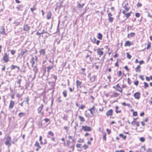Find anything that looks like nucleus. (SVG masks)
I'll list each match as a JSON object with an SVG mask.
<instances>
[{
    "instance_id": "obj_1",
    "label": "nucleus",
    "mask_w": 152,
    "mask_h": 152,
    "mask_svg": "<svg viewBox=\"0 0 152 152\" xmlns=\"http://www.w3.org/2000/svg\"><path fill=\"white\" fill-rule=\"evenodd\" d=\"M80 130H83L84 132H91L92 131V129L91 127L87 125L83 126Z\"/></svg>"
},
{
    "instance_id": "obj_2",
    "label": "nucleus",
    "mask_w": 152,
    "mask_h": 152,
    "mask_svg": "<svg viewBox=\"0 0 152 152\" xmlns=\"http://www.w3.org/2000/svg\"><path fill=\"white\" fill-rule=\"evenodd\" d=\"M113 110L111 109L107 110L105 113V115L107 117H111L113 115Z\"/></svg>"
},
{
    "instance_id": "obj_3",
    "label": "nucleus",
    "mask_w": 152,
    "mask_h": 152,
    "mask_svg": "<svg viewBox=\"0 0 152 152\" xmlns=\"http://www.w3.org/2000/svg\"><path fill=\"white\" fill-rule=\"evenodd\" d=\"M67 145L69 148L71 149L72 151H74L75 145L74 144H72L71 141L69 140L67 141Z\"/></svg>"
},
{
    "instance_id": "obj_4",
    "label": "nucleus",
    "mask_w": 152,
    "mask_h": 152,
    "mask_svg": "<svg viewBox=\"0 0 152 152\" xmlns=\"http://www.w3.org/2000/svg\"><path fill=\"white\" fill-rule=\"evenodd\" d=\"M113 88L115 89L117 91L121 93H122L123 89L120 86L119 83L117 84L115 86H113Z\"/></svg>"
},
{
    "instance_id": "obj_5",
    "label": "nucleus",
    "mask_w": 152,
    "mask_h": 152,
    "mask_svg": "<svg viewBox=\"0 0 152 152\" xmlns=\"http://www.w3.org/2000/svg\"><path fill=\"white\" fill-rule=\"evenodd\" d=\"M2 60L4 62H7L10 61L9 56L6 53H5L2 58Z\"/></svg>"
},
{
    "instance_id": "obj_6",
    "label": "nucleus",
    "mask_w": 152,
    "mask_h": 152,
    "mask_svg": "<svg viewBox=\"0 0 152 152\" xmlns=\"http://www.w3.org/2000/svg\"><path fill=\"white\" fill-rule=\"evenodd\" d=\"M92 51L90 50H87L86 52L85 53V54H86L85 58L87 59L88 58H89L91 62L92 61L91 58V55L92 53Z\"/></svg>"
},
{
    "instance_id": "obj_7",
    "label": "nucleus",
    "mask_w": 152,
    "mask_h": 152,
    "mask_svg": "<svg viewBox=\"0 0 152 152\" xmlns=\"http://www.w3.org/2000/svg\"><path fill=\"white\" fill-rule=\"evenodd\" d=\"M76 84L77 88H81L83 86L82 82L78 80H76Z\"/></svg>"
},
{
    "instance_id": "obj_8",
    "label": "nucleus",
    "mask_w": 152,
    "mask_h": 152,
    "mask_svg": "<svg viewBox=\"0 0 152 152\" xmlns=\"http://www.w3.org/2000/svg\"><path fill=\"white\" fill-rule=\"evenodd\" d=\"M108 20L110 23H112L113 22L114 20V18L112 17V14L111 12H109L108 14Z\"/></svg>"
},
{
    "instance_id": "obj_9",
    "label": "nucleus",
    "mask_w": 152,
    "mask_h": 152,
    "mask_svg": "<svg viewBox=\"0 0 152 152\" xmlns=\"http://www.w3.org/2000/svg\"><path fill=\"white\" fill-rule=\"evenodd\" d=\"M103 49V48H98L97 50V54L100 56H101L103 54L104 52L102 51Z\"/></svg>"
},
{
    "instance_id": "obj_10",
    "label": "nucleus",
    "mask_w": 152,
    "mask_h": 152,
    "mask_svg": "<svg viewBox=\"0 0 152 152\" xmlns=\"http://www.w3.org/2000/svg\"><path fill=\"white\" fill-rule=\"evenodd\" d=\"M95 110L96 107L94 105H93L92 107L88 109V110L90 112V113L92 115H94Z\"/></svg>"
},
{
    "instance_id": "obj_11",
    "label": "nucleus",
    "mask_w": 152,
    "mask_h": 152,
    "mask_svg": "<svg viewBox=\"0 0 152 152\" xmlns=\"http://www.w3.org/2000/svg\"><path fill=\"white\" fill-rule=\"evenodd\" d=\"M11 137L9 136L7 137V139L5 142V144L7 145H8L9 147L11 145V143H10L11 140Z\"/></svg>"
},
{
    "instance_id": "obj_12",
    "label": "nucleus",
    "mask_w": 152,
    "mask_h": 152,
    "mask_svg": "<svg viewBox=\"0 0 152 152\" xmlns=\"http://www.w3.org/2000/svg\"><path fill=\"white\" fill-rule=\"evenodd\" d=\"M15 104V102L12 100H11L10 101V103L9 106V109H12L14 106Z\"/></svg>"
},
{
    "instance_id": "obj_13",
    "label": "nucleus",
    "mask_w": 152,
    "mask_h": 152,
    "mask_svg": "<svg viewBox=\"0 0 152 152\" xmlns=\"http://www.w3.org/2000/svg\"><path fill=\"white\" fill-rule=\"evenodd\" d=\"M134 96L135 99H139L140 98V93L139 92H136L134 94Z\"/></svg>"
},
{
    "instance_id": "obj_14",
    "label": "nucleus",
    "mask_w": 152,
    "mask_h": 152,
    "mask_svg": "<svg viewBox=\"0 0 152 152\" xmlns=\"http://www.w3.org/2000/svg\"><path fill=\"white\" fill-rule=\"evenodd\" d=\"M123 8L124 9L123 11H124L125 12H127L129 11L130 9V7L129 6L128 3H127L125 4L123 7Z\"/></svg>"
},
{
    "instance_id": "obj_15",
    "label": "nucleus",
    "mask_w": 152,
    "mask_h": 152,
    "mask_svg": "<svg viewBox=\"0 0 152 152\" xmlns=\"http://www.w3.org/2000/svg\"><path fill=\"white\" fill-rule=\"evenodd\" d=\"M122 13L126 16V19L128 18L130 16L131 14L132 13L131 12L126 13L124 11H123Z\"/></svg>"
},
{
    "instance_id": "obj_16",
    "label": "nucleus",
    "mask_w": 152,
    "mask_h": 152,
    "mask_svg": "<svg viewBox=\"0 0 152 152\" xmlns=\"http://www.w3.org/2000/svg\"><path fill=\"white\" fill-rule=\"evenodd\" d=\"M133 45V43L129 41H126L124 44L125 47H130L131 45Z\"/></svg>"
},
{
    "instance_id": "obj_17",
    "label": "nucleus",
    "mask_w": 152,
    "mask_h": 152,
    "mask_svg": "<svg viewBox=\"0 0 152 152\" xmlns=\"http://www.w3.org/2000/svg\"><path fill=\"white\" fill-rule=\"evenodd\" d=\"M30 27L27 24H25L23 25V30L25 31H28L30 29Z\"/></svg>"
},
{
    "instance_id": "obj_18",
    "label": "nucleus",
    "mask_w": 152,
    "mask_h": 152,
    "mask_svg": "<svg viewBox=\"0 0 152 152\" xmlns=\"http://www.w3.org/2000/svg\"><path fill=\"white\" fill-rule=\"evenodd\" d=\"M141 66L140 65H137L135 68V71L137 72H140L141 71Z\"/></svg>"
},
{
    "instance_id": "obj_19",
    "label": "nucleus",
    "mask_w": 152,
    "mask_h": 152,
    "mask_svg": "<svg viewBox=\"0 0 152 152\" xmlns=\"http://www.w3.org/2000/svg\"><path fill=\"white\" fill-rule=\"evenodd\" d=\"M44 107V105L43 104H41L40 106H39L37 109V110L38 111V113L39 114L40 113L42 109H43Z\"/></svg>"
},
{
    "instance_id": "obj_20",
    "label": "nucleus",
    "mask_w": 152,
    "mask_h": 152,
    "mask_svg": "<svg viewBox=\"0 0 152 152\" xmlns=\"http://www.w3.org/2000/svg\"><path fill=\"white\" fill-rule=\"evenodd\" d=\"M34 145L35 146L37 147V148L36 149L37 151H38L39 149L41 148V146L40 145L39 143L37 141L36 142Z\"/></svg>"
},
{
    "instance_id": "obj_21",
    "label": "nucleus",
    "mask_w": 152,
    "mask_h": 152,
    "mask_svg": "<svg viewBox=\"0 0 152 152\" xmlns=\"http://www.w3.org/2000/svg\"><path fill=\"white\" fill-rule=\"evenodd\" d=\"M115 111L116 114L121 113L122 110H119V107L118 106H116L115 107Z\"/></svg>"
},
{
    "instance_id": "obj_22",
    "label": "nucleus",
    "mask_w": 152,
    "mask_h": 152,
    "mask_svg": "<svg viewBox=\"0 0 152 152\" xmlns=\"http://www.w3.org/2000/svg\"><path fill=\"white\" fill-rule=\"evenodd\" d=\"M1 31H0V33L1 34H4L6 36L7 35V34L5 32V29L4 26H3L1 27Z\"/></svg>"
},
{
    "instance_id": "obj_23",
    "label": "nucleus",
    "mask_w": 152,
    "mask_h": 152,
    "mask_svg": "<svg viewBox=\"0 0 152 152\" xmlns=\"http://www.w3.org/2000/svg\"><path fill=\"white\" fill-rule=\"evenodd\" d=\"M76 147L78 149L77 150L80 151H82V146H81V144H77L76 145Z\"/></svg>"
},
{
    "instance_id": "obj_24",
    "label": "nucleus",
    "mask_w": 152,
    "mask_h": 152,
    "mask_svg": "<svg viewBox=\"0 0 152 152\" xmlns=\"http://www.w3.org/2000/svg\"><path fill=\"white\" fill-rule=\"evenodd\" d=\"M49 61L50 63H52L53 64V65H52L51 66H50L47 67V71L48 72V73H49L50 72V69H53V64H54L53 62H52L50 60H49Z\"/></svg>"
},
{
    "instance_id": "obj_25",
    "label": "nucleus",
    "mask_w": 152,
    "mask_h": 152,
    "mask_svg": "<svg viewBox=\"0 0 152 152\" xmlns=\"http://www.w3.org/2000/svg\"><path fill=\"white\" fill-rule=\"evenodd\" d=\"M51 78H53L54 80L53 81H49L48 82V83L50 84L52 83H55L56 80L57 79V76L56 75H53L52 76Z\"/></svg>"
},
{
    "instance_id": "obj_26",
    "label": "nucleus",
    "mask_w": 152,
    "mask_h": 152,
    "mask_svg": "<svg viewBox=\"0 0 152 152\" xmlns=\"http://www.w3.org/2000/svg\"><path fill=\"white\" fill-rule=\"evenodd\" d=\"M52 15V13L50 11L48 12L46 16V18L48 20H50L51 19Z\"/></svg>"
},
{
    "instance_id": "obj_27",
    "label": "nucleus",
    "mask_w": 152,
    "mask_h": 152,
    "mask_svg": "<svg viewBox=\"0 0 152 152\" xmlns=\"http://www.w3.org/2000/svg\"><path fill=\"white\" fill-rule=\"evenodd\" d=\"M48 136H47V137L48 138H50V137H53L54 136V134L53 132L51 131H49L48 132Z\"/></svg>"
},
{
    "instance_id": "obj_28",
    "label": "nucleus",
    "mask_w": 152,
    "mask_h": 152,
    "mask_svg": "<svg viewBox=\"0 0 152 152\" xmlns=\"http://www.w3.org/2000/svg\"><path fill=\"white\" fill-rule=\"evenodd\" d=\"M39 53L40 55L44 56L45 54V49H42L40 50L39 51Z\"/></svg>"
},
{
    "instance_id": "obj_29",
    "label": "nucleus",
    "mask_w": 152,
    "mask_h": 152,
    "mask_svg": "<svg viewBox=\"0 0 152 152\" xmlns=\"http://www.w3.org/2000/svg\"><path fill=\"white\" fill-rule=\"evenodd\" d=\"M23 7V6L22 4H20L18 5L16 7V8L18 11H22V9Z\"/></svg>"
},
{
    "instance_id": "obj_30",
    "label": "nucleus",
    "mask_w": 152,
    "mask_h": 152,
    "mask_svg": "<svg viewBox=\"0 0 152 152\" xmlns=\"http://www.w3.org/2000/svg\"><path fill=\"white\" fill-rule=\"evenodd\" d=\"M114 66L117 68H118L119 67V59L118 58L117 59L116 61L114 64Z\"/></svg>"
},
{
    "instance_id": "obj_31",
    "label": "nucleus",
    "mask_w": 152,
    "mask_h": 152,
    "mask_svg": "<svg viewBox=\"0 0 152 152\" xmlns=\"http://www.w3.org/2000/svg\"><path fill=\"white\" fill-rule=\"evenodd\" d=\"M78 118L80 121L82 122H84L85 121V119L84 117L81 116H78Z\"/></svg>"
},
{
    "instance_id": "obj_32",
    "label": "nucleus",
    "mask_w": 152,
    "mask_h": 152,
    "mask_svg": "<svg viewBox=\"0 0 152 152\" xmlns=\"http://www.w3.org/2000/svg\"><path fill=\"white\" fill-rule=\"evenodd\" d=\"M119 95V94L116 92H114L111 96V97L112 98L116 97L118 96Z\"/></svg>"
},
{
    "instance_id": "obj_33",
    "label": "nucleus",
    "mask_w": 152,
    "mask_h": 152,
    "mask_svg": "<svg viewBox=\"0 0 152 152\" xmlns=\"http://www.w3.org/2000/svg\"><path fill=\"white\" fill-rule=\"evenodd\" d=\"M119 136L121 137L124 140H125L126 138V136L123 135L122 134H119Z\"/></svg>"
},
{
    "instance_id": "obj_34",
    "label": "nucleus",
    "mask_w": 152,
    "mask_h": 152,
    "mask_svg": "<svg viewBox=\"0 0 152 152\" xmlns=\"http://www.w3.org/2000/svg\"><path fill=\"white\" fill-rule=\"evenodd\" d=\"M97 37L99 39L102 40V35L100 33H99L98 34Z\"/></svg>"
},
{
    "instance_id": "obj_35",
    "label": "nucleus",
    "mask_w": 152,
    "mask_h": 152,
    "mask_svg": "<svg viewBox=\"0 0 152 152\" xmlns=\"http://www.w3.org/2000/svg\"><path fill=\"white\" fill-rule=\"evenodd\" d=\"M11 70H12L15 69L16 68H18V70H20V68L19 67L15 66L13 65H12L11 66Z\"/></svg>"
},
{
    "instance_id": "obj_36",
    "label": "nucleus",
    "mask_w": 152,
    "mask_h": 152,
    "mask_svg": "<svg viewBox=\"0 0 152 152\" xmlns=\"http://www.w3.org/2000/svg\"><path fill=\"white\" fill-rule=\"evenodd\" d=\"M25 115V113L23 112H20L18 114L19 117L20 118H21L22 117L24 116Z\"/></svg>"
},
{
    "instance_id": "obj_37",
    "label": "nucleus",
    "mask_w": 152,
    "mask_h": 152,
    "mask_svg": "<svg viewBox=\"0 0 152 152\" xmlns=\"http://www.w3.org/2000/svg\"><path fill=\"white\" fill-rule=\"evenodd\" d=\"M27 52V50H25V51L21 52L20 54L18 55V56L20 55L21 56H23L24 55V54Z\"/></svg>"
},
{
    "instance_id": "obj_38",
    "label": "nucleus",
    "mask_w": 152,
    "mask_h": 152,
    "mask_svg": "<svg viewBox=\"0 0 152 152\" xmlns=\"http://www.w3.org/2000/svg\"><path fill=\"white\" fill-rule=\"evenodd\" d=\"M84 5V4H81L80 3H79L77 4V7L78 8H81L82 9L83 8V7Z\"/></svg>"
},
{
    "instance_id": "obj_39",
    "label": "nucleus",
    "mask_w": 152,
    "mask_h": 152,
    "mask_svg": "<svg viewBox=\"0 0 152 152\" xmlns=\"http://www.w3.org/2000/svg\"><path fill=\"white\" fill-rule=\"evenodd\" d=\"M145 79L148 82H149L150 80H152V76H151L150 77L146 76L145 77Z\"/></svg>"
},
{
    "instance_id": "obj_40",
    "label": "nucleus",
    "mask_w": 152,
    "mask_h": 152,
    "mask_svg": "<svg viewBox=\"0 0 152 152\" xmlns=\"http://www.w3.org/2000/svg\"><path fill=\"white\" fill-rule=\"evenodd\" d=\"M151 47V43L150 42H148V43L147 44V47L146 48V49L147 50H148L149 48H150Z\"/></svg>"
},
{
    "instance_id": "obj_41",
    "label": "nucleus",
    "mask_w": 152,
    "mask_h": 152,
    "mask_svg": "<svg viewBox=\"0 0 152 152\" xmlns=\"http://www.w3.org/2000/svg\"><path fill=\"white\" fill-rule=\"evenodd\" d=\"M64 96V97H66L67 96V91L66 90H64L62 93Z\"/></svg>"
},
{
    "instance_id": "obj_42",
    "label": "nucleus",
    "mask_w": 152,
    "mask_h": 152,
    "mask_svg": "<svg viewBox=\"0 0 152 152\" xmlns=\"http://www.w3.org/2000/svg\"><path fill=\"white\" fill-rule=\"evenodd\" d=\"M103 135L102 137L103 140V141H106V134L105 132L103 133Z\"/></svg>"
},
{
    "instance_id": "obj_43",
    "label": "nucleus",
    "mask_w": 152,
    "mask_h": 152,
    "mask_svg": "<svg viewBox=\"0 0 152 152\" xmlns=\"http://www.w3.org/2000/svg\"><path fill=\"white\" fill-rule=\"evenodd\" d=\"M143 84H144V88H147V87H148L149 86V85H148V83L146 82H144L143 83Z\"/></svg>"
},
{
    "instance_id": "obj_44",
    "label": "nucleus",
    "mask_w": 152,
    "mask_h": 152,
    "mask_svg": "<svg viewBox=\"0 0 152 152\" xmlns=\"http://www.w3.org/2000/svg\"><path fill=\"white\" fill-rule=\"evenodd\" d=\"M82 147L84 150H86L88 148V146L85 144L82 146Z\"/></svg>"
},
{
    "instance_id": "obj_45",
    "label": "nucleus",
    "mask_w": 152,
    "mask_h": 152,
    "mask_svg": "<svg viewBox=\"0 0 152 152\" xmlns=\"http://www.w3.org/2000/svg\"><path fill=\"white\" fill-rule=\"evenodd\" d=\"M126 54L127 58L129 59H130L132 57L131 55H130L128 52H127Z\"/></svg>"
},
{
    "instance_id": "obj_46",
    "label": "nucleus",
    "mask_w": 152,
    "mask_h": 152,
    "mask_svg": "<svg viewBox=\"0 0 152 152\" xmlns=\"http://www.w3.org/2000/svg\"><path fill=\"white\" fill-rule=\"evenodd\" d=\"M85 107L86 106L85 105L82 104L81 105V106L79 107V109L83 110Z\"/></svg>"
},
{
    "instance_id": "obj_47",
    "label": "nucleus",
    "mask_w": 152,
    "mask_h": 152,
    "mask_svg": "<svg viewBox=\"0 0 152 152\" xmlns=\"http://www.w3.org/2000/svg\"><path fill=\"white\" fill-rule=\"evenodd\" d=\"M91 41L93 43H95L96 39L95 37H94L92 39H91Z\"/></svg>"
},
{
    "instance_id": "obj_48",
    "label": "nucleus",
    "mask_w": 152,
    "mask_h": 152,
    "mask_svg": "<svg viewBox=\"0 0 152 152\" xmlns=\"http://www.w3.org/2000/svg\"><path fill=\"white\" fill-rule=\"evenodd\" d=\"M134 122L136 123L137 126L139 127L140 126V124L139 123V122H136L134 120L132 122V124H133Z\"/></svg>"
},
{
    "instance_id": "obj_49",
    "label": "nucleus",
    "mask_w": 152,
    "mask_h": 152,
    "mask_svg": "<svg viewBox=\"0 0 152 152\" xmlns=\"http://www.w3.org/2000/svg\"><path fill=\"white\" fill-rule=\"evenodd\" d=\"M42 34V33H39V32H37L36 33V34L37 35H39V38H40V37L41 36H42V37H43V35H42V36H41V34Z\"/></svg>"
},
{
    "instance_id": "obj_50",
    "label": "nucleus",
    "mask_w": 152,
    "mask_h": 152,
    "mask_svg": "<svg viewBox=\"0 0 152 152\" xmlns=\"http://www.w3.org/2000/svg\"><path fill=\"white\" fill-rule=\"evenodd\" d=\"M140 140L141 142H143L145 141V139L144 137H141L140 138Z\"/></svg>"
},
{
    "instance_id": "obj_51",
    "label": "nucleus",
    "mask_w": 152,
    "mask_h": 152,
    "mask_svg": "<svg viewBox=\"0 0 152 152\" xmlns=\"http://www.w3.org/2000/svg\"><path fill=\"white\" fill-rule=\"evenodd\" d=\"M84 141V140L83 139L80 138L78 140V142H79L83 143Z\"/></svg>"
},
{
    "instance_id": "obj_52",
    "label": "nucleus",
    "mask_w": 152,
    "mask_h": 152,
    "mask_svg": "<svg viewBox=\"0 0 152 152\" xmlns=\"http://www.w3.org/2000/svg\"><path fill=\"white\" fill-rule=\"evenodd\" d=\"M118 75V77H120L122 75V72L121 70H119L117 72Z\"/></svg>"
},
{
    "instance_id": "obj_53",
    "label": "nucleus",
    "mask_w": 152,
    "mask_h": 152,
    "mask_svg": "<svg viewBox=\"0 0 152 152\" xmlns=\"http://www.w3.org/2000/svg\"><path fill=\"white\" fill-rule=\"evenodd\" d=\"M122 104L123 106H129L130 105L129 104H126L125 102H123L122 103Z\"/></svg>"
},
{
    "instance_id": "obj_54",
    "label": "nucleus",
    "mask_w": 152,
    "mask_h": 152,
    "mask_svg": "<svg viewBox=\"0 0 152 152\" xmlns=\"http://www.w3.org/2000/svg\"><path fill=\"white\" fill-rule=\"evenodd\" d=\"M132 114L134 116H137V111L133 112Z\"/></svg>"
},
{
    "instance_id": "obj_55",
    "label": "nucleus",
    "mask_w": 152,
    "mask_h": 152,
    "mask_svg": "<svg viewBox=\"0 0 152 152\" xmlns=\"http://www.w3.org/2000/svg\"><path fill=\"white\" fill-rule=\"evenodd\" d=\"M31 12H34V10H36V7H35V6H34V7H33V8H31Z\"/></svg>"
},
{
    "instance_id": "obj_56",
    "label": "nucleus",
    "mask_w": 152,
    "mask_h": 152,
    "mask_svg": "<svg viewBox=\"0 0 152 152\" xmlns=\"http://www.w3.org/2000/svg\"><path fill=\"white\" fill-rule=\"evenodd\" d=\"M44 121L46 123H47L49 122V123H50V120L48 118H45L44 119Z\"/></svg>"
},
{
    "instance_id": "obj_57",
    "label": "nucleus",
    "mask_w": 152,
    "mask_h": 152,
    "mask_svg": "<svg viewBox=\"0 0 152 152\" xmlns=\"http://www.w3.org/2000/svg\"><path fill=\"white\" fill-rule=\"evenodd\" d=\"M135 15L137 18H139L140 16V14L139 13L137 12L135 13Z\"/></svg>"
},
{
    "instance_id": "obj_58",
    "label": "nucleus",
    "mask_w": 152,
    "mask_h": 152,
    "mask_svg": "<svg viewBox=\"0 0 152 152\" xmlns=\"http://www.w3.org/2000/svg\"><path fill=\"white\" fill-rule=\"evenodd\" d=\"M124 69L127 71L129 72V69L128 68V67L127 66H125L124 67Z\"/></svg>"
},
{
    "instance_id": "obj_59",
    "label": "nucleus",
    "mask_w": 152,
    "mask_h": 152,
    "mask_svg": "<svg viewBox=\"0 0 152 152\" xmlns=\"http://www.w3.org/2000/svg\"><path fill=\"white\" fill-rule=\"evenodd\" d=\"M106 131L107 132L108 134H109L111 132V130L108 129H106Z\"/></svg>"
},
{
    "instance_id": "obj_60",
    "label": "nucleus",
    "mask_w": 152,
    "mask_h": 152,
    "mask_svg": "<svg viewBox=\"0 0 152 152\" xmlns=\"http://www.w3.org/2000/svg\"><path fill=\"white\" fill-rule=\"evenodd\" d=\"M139 77L142 80H144V76L142 75H140L139 76Z\"/></svg>"
},
{
    "instance_id": "obj_61",
    "label": "nucleus",
    "mask_w": 152,
    "mask_h": 152,
    "mask_svg": "<svg viewBox=\"0 0 152 152\" xmlns=\"http://www.w3.org/2000/svg\"><path fill=\"white\" fill-rule=\"evenodd\" d=\"M142 6V4L139 2H138L137 4V7H140Z\"/></svg>"
},
{
    "instance_id": "obj_62",
    "label": "nucleus",
    "mask_w": 152,
    "mask_h": 152,
    "mask_svg": "<svg viewBox=\"0 0 152 152\" xmlns=\"http://www.w3.org/2000/svg\"><path fill=\"white\" fill-rule=\"evenodd\" d=\"M139 81L138 80H136L134 82V84L136 86H137L138 85Z\"/></svg>"
},
{
    "instance_id": "obj_63",
    "label": "nucleus",
    "mask_w": 152,
    "mask_h": 152,
    "mask_svg": "<svg viewBox=\"0 0 152 152\" xmlns=\"http://www.w3.org/2000/svg\"><path fill=\"white\" fill-rule=\"evenodd\" d=\"M11 53V54L13 55H14L15 53V51L14 50H12L10 51Z\"/></svg>"
},
{
    "instance_id": "obj_64",
    "label": "nucleus",
    "mask_w": 152,
    "mask_h": 152,
    "mask_svg": "<svg viewBox=\"0 0 152 152\" xmlns=\"http://www.w3.org/2000/svg\"><path fill=\"white\" fill-rule=\"evenodd\" d=\"M115 152H125V151L123 150H116Z\"/></svg>"
}]
</instances>
